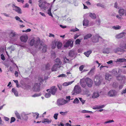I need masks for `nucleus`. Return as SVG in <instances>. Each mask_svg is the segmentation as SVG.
Wrapping results in <instances>:
<instances>
[{"mask_svg":"<svg viewBox=\"0 0 126 126\" xmlns=\"http://www.w3.org/2000/svg\"><path fill=\"white\" fill-rule=\"evenodd\" d=\"M16 32L13 30H11L9 33V37L10 40V43L13 44L16 41L17 38L16 37Z\"/></svg>","mask_w":126,"mask_h":126,"instance_id":"f257e3e1","label":"nucleus"},{"mask_svg":"<svg viewBox=\"0 0 126 126\" xmlns=\"http://www.w3.org/2000/svg\"><path fill=\"white\" fill-rule=\"evenodd\" d=\"M40 42V39L39 38L37 39L34 38L31 40L30 42V45L31 46L34 45L36 48H38Z\"/></svg>","mask_w":126,"mask_h":126,"instance_id":"f03ea898","label":"nucleus"},{"mask_svg":"<svg viewBox=\"0 0 126 126\" xmlns=\"http://www.w3.org/2000/svg\"><path fill=\"white\" fill-rule=\"evenodd\" d=\"M68 100L63 98L59 99L57 101V104L58 106H60L65 105L68 103Z\"/></svg>","mask_w":126,"mask_h":126,"instance_id":"7ed1b4c3","label":"nucleus"},{"mask_svg":"<svg viewBox=\"0 0 126 126\" xmlns=\"http://www.w3.org/2000/svg\"><path fill=\"white\" fill-rule=\"evenodd\" d=\"M50 5V4L47 3L45 0H44L43 2H39V6L41 8L45 10L47 9V7L46 6H49Z\"/></svg>","mask_w":126,"mask_h":126,"instance_id":"20e7f679","label":"nucleus"},{"mask_svg":"<svg viewBox=\"0 0 126 126\" xmlns=\"http://www.w3.org/2000/svg\"><path fill=\"white\" fill-rule=\"evenodd\" d=\"M74 94H79L81 92V87L78 85H76L74 88Z\"/></svg>","mask_w":126,"mask_h":126,"instance_id":"39448f33","label":"nucleus"},{"mask_svg":"<svg viewBox=\"0 0 126 126\" xmlns=\"http://www.w3.org/2000/svg\"><path fill=\"white\" fill-rule=\"evenodd\" d=\"M40 84L39 83H36L34 84L32 88V90L36 92H38L40 90Z\"/></svg>","mask_w":126,"mask_h":126,"instance_id":"423d86ee","label":"nucleus"},{"mask_svg":"<svg viewBox=\"0 0 126 126\" xmlns=\"http://www.w3.org/2000/svg\"><path fill=\"white\" fill-rule=\"evenodd\" d=\"M42 47V51L45 52L46 51L47 46L44 44L43 42H40L39 45L38 47L39 49H41Z\"/></svg>","mask_w":126,"mask_h":126,"instance_id":"0eeeda50","label":"nucleus"},{"mask_svg":"<svg viewBox=\"0 0 126 126\" xmlns=\"http://www.w3.org/2000/svg\"><path fill=\"white\" fill-rule=\"evenodd\" d=\"M13 10L15 11L18 14H21L22 11L20 8L19 7L15 6V4H13L12 5Z\"/></svg>","mask_w":126,"mask_h":126,"instance_id":"6e6552de","label":"nucleus"},{"mask_svg":"<svg viewBox=\"0 0 126 126\" xmlns=\"http://www.w3.org/2000/svg\"><path fill=\"white\" fill-rule=\"evenodd\" d=\"M30 114V113H28L24 112H22L21 113V118L25 120H27L28 119L27 115Z\"/></svg>","mask_w":126,"mask_h":126,"instance_id":"1a4fd4ad","label":"nucleus"},{"mask_svg":"<svg viewBox=\"0 0 126 126\" xmlns=\"http://www.w3.org/2000/svg\"><path fill=\"white\" fill-rule=\"evenodd\" d=\"M47 91L48 92L50 91L51 94L53 95L55 94L57 88L55 86H53L50 89H48L47 90Z\"/></svg>","mask_w":126,"mask_h":126,"instance_id":"9d476101","label":"nucleus"},{"mask_svg":"<svg viewBox=\"0 0 126 126\" xmlns=\"http://www.w3.org/2000/svg\"><path fill=\"white\" fill-rule=\"evenodd\" d=\"M86 84L89 87H91L93 84V81L90 79L87 78L85 79Z\"/></svg>","mask_w":126,"mask_h":126,"instance_id":"9b49d317","label":"nucleus"},{"mask_svg":"<svg viewBox=\"0 0 126 126\" xmlns=\"http://www.w3.org/2000/svg\"><path fill=\"white\" fill-rule=\"evenodd\" d=\"M102 81V79L99 77H96L94 79V81L96 85H99L100 84Z\"/></svg>","mask_w":126,"mask_h":126,"instance_id":"f8f14e48","label":"nucleus"},{"mask_svg":"<svg viewBox=\"0 0 126 126\" xmlns=\"http://www.w3.org/2000/svg\"><path fill=\"white\" fill-rule=\"evenodd\" d=\"M117 92L114 90H112L110 91L108 93V95L112 97L116 95Z\"/></svg>","mask_w":126,"mask_h":126,"instance_id":"ddd939ff","label":"nucleus"},{"mask_svg":"<svg viewBox=\"0 0 126 126\" xmlns=\"http://www.w3.org/2000/svg\"><path fill=\"white\" fill-rule=\"evenodd\" d=\"M80 84L81 86L83 88H85L86 86V84L85 79H80Z\"/></svg>","mask_w":126,"mask_h":126,"instance_id":"4468645a","label":"nucleus"},{"mask_svg":"<svg viewBox=\"0 0 126 126\" xmlns=\"http://www.w3.org/2000/svg\"><path fill=\"white\" fill-rule=\"evenodd\" d=\"M111 72L112 73V75H115V76H116L118 79L119 80H121V78L122 77L120 76H119L118 77H117V75L118 72L117 69H113L111 71Z\"/></svg>","mask_w":126,"mask_h":126,"instance_id":"2eb2a0df","label":"nucleus"},{"mask_svg":"<svg viewBox=\"0 0 126 126\" xmlns=\"http://www.w3.org/2000/svg\"><path fill=\"white\" fill-rule=\"evenodd\" d=\"M100 37L98 34L94 36L92 38V41L93 42L96 43L98 41L99 38Z\"/></svg>","mask_w":126,"mask_h":126,"instance_id":"dca6fc26","label":"nucleus"},{"mask_svg":"<svg viewBox=\"0 0 126 126\" xmlns=\"http://www.w3.org/2000/svg\"><path fill=\"white\" fill-rule=\"evenodd\" d=\"M28 37L27 35H23L20 37L21 40L24 42H26L27 41Z\"/></svg>","mask_w":126,"mask_h":126,"instance_id":"f3484780","label":"nucleus"},{"mask_svg":"<svg viewBox=\"0 0 126 126\" xmlns=\"http://www.w3.org/2000/svg\"><path fill=\"white\" fill-rule=\"evenodd\" d=\"M119 13L121 16L123 15L126 16V10H124L123 9H120L119 11Z\"/></svg>","mask_w":126,"mask_h":126,"instance_id":"a211bd4d","label":"nucleus"},{"mask_svg":"<svg viewBox=\"0 0 126 126\" xmlns=\"http://www.w3.org/2000/svg\"><path fill=\"white\" fill-rule=\"evenodd\" d=\"M126 33L124 32L118 34L116 36V37L117 38H120L123 37L125 35Z\"/></svg>","mask_w":126,"mask_h":126,"instance_id":"6ab92c4d","label":"nucleus"},{"mask_svg":"<svg viewBox=\"0 0 126 126\" xmlns=\"http://www.w3.org/2000/svg\"><path fill=\"white\" fill-rule=\"evenodd\" d=\"M59 67V65L57 64H55L52 67L51 69V71H56Z\"/></svg>","mask_w":126,"mask_h":126,"instance_id":"aec40b11","label":"nucleus"},{"mask_svg":"<svg viewBox=\"0 0 126 126\" xmlns=\"http://www.w3.org/2000/svg\"><path fill=\"white\" fill-rule=\"evenodd\" d=\"M52 121L51 119H49L48 118H44V120L42 121V123H47L49 124Z\"/></svg>","mask_w":126,"mask_h":126,"instance_id":"412c9836","label":"nucleus"},{"mask_svg":"<svg viewBox=\"0 0 126 126\" xmlns=\"http://www.w3.org/2000/svg\"><path fill=\"white\" fill-rule=\"evenodd\" d=\"M120 47L123 49H126V42H121Z\"/></svg>","mask_w":126,"mask_h":126,"instance_id":"4be33fe9","label":"nucleus"},{"mask_svg":"<svg viewBox=\"0 0 126 126\" xmlns=\"http://www.w3.org/2000/svg\"><path fill=\"white\" fill-rule=\"evenodd\" d=\"M89 21L88 20L84 19L83 21V25L84 26L88 27L89 26Z\"/></svg>","mask_w":126,"mask_h":126,"instance_id":"5701e85b","label":"nucleus"},{"mask_svg":"<svg viewBox=\"0 0 126 126\" xmlns=\"http://www.w3.org/2000/svg\"><path fill=\"white\" fill-rule=\"evenodd\" d=\"M51 6L50 5L49 6V8L48 9L47 11V14L49 15V16H50L52 17H53V16L51 12Z\"/></svg>","mask_w":126,"mask_h":126,"instance_id":"b1692460","label":"nucleus"},{"mask_svg":"<svg viewBox=\"0 0 126 126\" xmlns=\"http://www.w3.org/2000/svg\"><path fill=\"white\" fill-rule=\"evenodd\" d=\"M99 94L98 92H94L92 96V98H97L99 96Z\"/></svg>","mask_w":126,"mask_h":126,"instance_id":"393cba45","label":"nucleus"},{"mask_svg":"<svg viewBox=\"0 0 126 126\" xmlns=\"http://www.w3.org/2000/svg\"><path fill=\"white\" fill-rule=\"evenodd\" d=\"M12 92L14 93L16 96H18V93L17 90L14 88H13L12 90Z\"/></svg>","mask_w":126,"mask_h":126,"instance_id":"a878e982","label":"nucleus"},{"mask_svg":"<svg viewBox=\"0 0 126 126\" xmlns=\"http://www.w3.org/2000/svg\"><path fill=\"white\" fill-rule=\"evenodd\" d=\"M75 81V80H74L71 81H70L68 82H65L63 84V86H66L69 85H70L73 82Z\"/></svg>","mask_w":126,"mask_h":126,"instance_id":"bb28decb","label":"nucleus"},{"mask_svg":"<svg viewBox=\"0 0 126 126\" xmlns=\"http://www.w3.org/2000/svg\"><path fill=\"white\" fill-rule=\"evenodd\" d=\"M104 105L102 106H97L93 108V109L94 110L99 109L100 108H103L105 107Z\"/></svg>","mask_w":126,"mask_h":126,"instance_id":"cd10ccee","label":"nucleus"},{"mask_svg":"<svg viewBox=\"0 0 126 126\" xmlns=\"http://www.w3.org/2000/svg\"><path fill=\"white\" fill-rule=\"evenodd\" d=\"M111 79V75L108 74H106V75L105 79L109 81H110Z\"/></svg>","mask_w":126,"mask_h":126,"instance_id":"c85d7f7f","label":"nucleus"},{"mask_svg":"<svg viewBox=\"0 0 126 126\" xmlns=\"http://www.w3.org/2000/svg\"><path fill=\"white\" fill-rule=\"evenodd\" d=\"M15 114L18 119H21V115H20L19 113L17 111H15Z\"/></svg>","mask_w":126,"mask_h":126,"instance_id":"c756f323","label":"nucleus"},{"mask_svg":"<svg viewBox=\"0 0 126 126\" xmlns=\"http://www.w3.org/2000/svg\"><path fill=\"white\" fill-rule=\"evenodd\" d=\"M92 51L91 50H89L86 52L84 53V54L87 57H89L90 55L92 53Z\"/></svg>","mask_w":126,"mask_h":126,"instance_id":"7c9ffc66","label":"nucleus"},{"mask_svg":"<svg viewBox=\"0 0 126 126\" xmlns=\"http://www.w3.org/2000/svg\"><path fill=\"white\" fill-rule=\"evenodd\" d=\"M32 115L33 117L34 118L35 117L36 119H37L38 118L39 115V114L37 112L32 113Z\"/></svg>","mask_w":126,"mask_h":126,"instance_id":"2f4dec72","label":"nucleus"},{"mask_svg":"<svg viewBox=\"0 0 126 126\" xmlns=\"http://www.w3.org/2000/svg\"><path fill=\"white\" fill-rule=\"evenodd\" d=\"M71 41H68L64 45V47H68L71 44Z\"/></svg>","mask_w":126,"mask_h":126,"instance_id":"473e14b6","label":"nucleus"},{"mask_svg":"<svg viewBox=\"0 0 126 126\" xmlns=\"http://www.w3.org/2000/svg\"><path fill=\"white\" fill-rule=\"evenodd\" d=\"M126 62V59L124 58L118 59L116 61V62Z\"/></svg>","mask_w":126,"mask_h":126,"instance_id":"72a5a7b5","label":"nucleus"},{"mask_svg":"<svg viewBox=\"0 0 126 126\" xmlns=\"http://www.w3.org/2000/svg\"><path fill=\"white\" fill-rule=\"evenodd\" d=\"M62 46V44L61 42L60 41H58L57 42V46L58 49L61 48Z\"/></svg>","mask_w":126,"mask_h":126,"instance_id":"f704fd0d","label":"nucleus"},{"mask_svg":"<svg viewBox=\"0 0 126 126\" xmlns=\"http://www.w3.org/2000/svg\"><path fill=\"white\" fill-rule=\"evenodd\" d=\"M56 45V42L55 41H53L52 43V47L53 49H54Z\"/></svg>","mask_w":126,"mask_h":126,"instance_id":"c9c22d12","label":"nucleus"},{"mask_svg":"<svg viewBox=\"0 0 126 126\" xmlns=\"http://www.w3.org/2000/svg\"><path fill=\"white\" fill-rule=\"evenodd\" d=\"M92 36V35L91 34H88L84 36V39L85 40L91 37Z\"/></svg>","mask_w":126,"mask_h":126,"instance_id":"e433bc0d","label":"nucleus"},{"mask_svg":"<svg viewBox=\"0 0 126 126\" xmlns=\"http://www.w3.org/2000/svg\"><path fill=\"white\" fill-rule=\"evenodd\" d=\"M89 15L93 19H94L96 18L95 15L94 13L92 14V13H90L89 14Z\"/></svg>","mask_w":126,"mask_h":126,"instance_id":"4c0bfd02","label":"nucleus"},{"mask_svg":"<svg viewBox=\"0 0 126 126\" xmlns=\"http://www.w3.org/2000/svg\"><path fill=\"white\" fill-rule=\"evenodd\" d=\"M121 27L119 25H116V26H114L112 27V28L113 29L115 30H118L120 29H121Z\"/></svg>","mask_w":126,"mask_h":126,"instance_id":"58836bf2","label":"nucleus"},{"mask_svg":"<svg viewBox=\"0 0 126 126\" xmlns=\"http://www.w3.org/2000/svg\"><path fill=\"white\" fill-rule=\"evenodd\" d=\"M55 63H56L55 64H57L59 65V64H61V62L60 59L59 58H57L55 60Z\"/></svg>","mask_w":126,"mask_h":126,"instance_id":"ea45409f","label":"nucleus"},{"mask_svg":"<svg viewBox=\"0 0 126 126\" xmlns=\"http://www.w3.org/2000/svg\"><path fill=\"white\" fill-rule=\"evenodd\" d=\"M124 50L123 49H121L119 48H117L114 50V51L115 52H117L118 51L122 52Z\"/></svg>","mask_w":126,"mask_h":126,"instance_id":"a19ab883","label":"nucleus"},{"mask_svg":"<svg viewBox=\"0 0 126 126\" xmlns=\"http://www.w3.org/2000/svg\"><path fill=\"white\" fill-rule=\"evenodd\" d=\"M81 112L82 113H93V112L92 111L87 110H83L81 111Z\"/></svg>","mask_w":126,"mask_h":126,"instance_id":"79ce46f5","label":"nucleus"},{"mask_svg":"<svg viewBox=\"0 0 126 126\" xmlns=\"http://www.w3.org/2000/svg\"><path fill=\"white\" fill-rule=\"evenodd\" d=\"M50 92H49L47 93H46L45 95V96L47 98H48L50 97L51 96Z\"/></svg>","mask_w":126,"mask_h":126,"instance_id":"37998d69","label":"nucleus"},{"mask_svg":"<svg viewBox=\"0 0 126 126\" xmlns=\"http://www.w3.org/2000/svg\"><path fill=\"white\" fill-rule=\"evenodd\" d=\"M79 101L77 98H76L73 101V103L74 104H78L79 103Z\"/></svg>","mask_w":126,"mask_h":126,"instance_id":"c03bdc74","label":"nucleus"},{"mask_svg":"<svg viewBox=\"0 0 126 126\" xmlns=\"http://www.w3.org/2000/svg\"><path fill=\"white\" fill-rule=\"evenodd\" d=\"M50 64H47L45 68L46 70H49L50 69Z\"/></svg>","mask_w":126,"mask_h":126,"instance_id":"a18cd8bd","label":"nucleus"},{"mask_svg":"<svg viewBox=\"0 0 126 126\" xmlns=\"http://www.w3.org/2000/svg\"><path fill=\"white\" fill-rule=\"evenodd\" d=\"M41 94L40 93H39L38 94L36 93L34 94V95H32V97H38L40 96Z\"/></svg>","mask_w":126,"mask_h":126,"instance_id":"49530a36","label":"nucleus"},{"mask_svg":"<svg viewBox=\"0 0 126 126\" xmlns=\"http://www.w3.org/2000/svg\"><path fill=\"white\" fill-rule=\"evenodd\" d=\"M79 98L80 100V101L82 103V105H83L84 104L85 101V100L83 99L81 97H79Z\"/></svg>","mask_w":126,"mask_h":126,"instance_id":"de8ad7c7","label":"nucleus"},{"mask_svg":"<svg viewBox=\"0 0 126 126\" xmlns=\"http://www.w3.org/2000/svg\"><path fill=\"white\" fill-rule=\"evenodd\" d=\"M104 53L108 54L109 53V49L108 48H107L104 50L103 51Z\"/></svg>","mask_w":126,"mask_h":126,"instance_id":"09e8293b","label":"nucleus"},{"mask_svg":"<svg viewBox=\"0 0 126 126\" xmlns=\"http://www.w3.org/2000/svg\"><path fill=\"white\" fill-rule=\"evenodd\" d=\"M74 52L73 51L71 50L69 52V56L71 57H73L74 55Z\"/></svg>","mask_w":126,"mask_h":126,"instance_id":"8fccbe9b","label":"nucleus"},{"mask_svg":"<svg viewBox=\"0 0 126 126\" xmlns=\"http://www.w3.org/2000/svg\"><path fill=\"white\" fill-rule=\"evenodd\" d=\"M60 113L62 115H64L67 114V111H66L65 112L61 111L60 112Z\"/></svg>","mask_w":126,"mask_h":126,"instance_id":"3c124183","label":"nucleus"},{"mask_svg":"<svg viewBox=\"0 0 126 126\" xmlns=\"http://www.w3.org/2000/svg\"><path fill=\"white\" fill-rule=\"evenodd\" d=\"M16 120L15 118L13 117H12L11 118L10 123H11L12 122H14Z\"/></svg>","mask_w":126,"mask_h":126,"instance_id":"603ef678","label":"nucleus"},{"mask_svg":"<svg viewBox=\"0 0 126 126\" xmlns=\"http://www.w3.org/2000/svg\"><path fill=\"white\" fill-rule=\"evenodd\" d=\"M79 30L77 29V28H75V29H71L70 30V31L73 32H75L76 31H79Z\"/></svg>","mask_w":126,"mask_h":126,"instance_id":"864d4df0","label":"nucleus"},{"mask_svg":"<svg viewBox=\"0 0 126 126\" xmlns=\"http://www.w3.org/2000/svg\"><path fill=\"white\" fill-rule=\"evenodd\" d=\"M84 66L83 65H81L79 67V70L81 71H82L84 68Z\"/></svg>","mask_w":126,"mask_h":126,"instance_id":"5fc2aeb1","label":"nucleus"},{"mask_svg":"<svg viewBox=\"0 0 126 126\" xmlns=\"http://www.w3.org/2000/svg\"><path fill=\"white\" fill-rule=\"evenodd\" d=\"M66 74L68 75V76L69 77H68L71 78H72L73 77H72V75L71 73H70V72H67L66 73Z\"/></svg>","mask_w":126,"mask_h":126,"instance_id":"6e6d98bb","label":"nucleus"},{"mask_svg":"<svg viewBox=\"0 0 126 126\" xmlns=\"http://www.w3.org/2000/svg\"><path fill=\"white\" fill-rule=\"evenodd\" d=\"M58 113H55L54 114L53 117L55 120L57 119L58 118Z\"/></svg>","mask_w":126,"mask_h":126,"instance_id":"4d7b16f0","label":"nucleus"},{"mask_svg":"<svg viewBox=\"0 0 126 126\" xmlns=\"http://www.w3.org/2000/svg\"><path fill=\"white\" fill-rule=\"evenodd\" d=\"M80 42V39H77L75 41V43L77 44H79V43Z\"/></svg>","mask_w":126,"mask_h":126,"instance_id":"13d9d810","label":"nucleus"},{"mask_svg":"<svg viewBox=\"0 0 126 126\" xmlns=\"http://www.w3.org/2000/svg\"><path fill=\"white\" fill-rule=\"evenodd\" d=\"M8 48L10 50H11V51H13L15 50L14 47L13 46H11V47H9Z\"/></svg>","mask_w":126,"mask_h":126,"instance_id":"bf43d9fd","label":"nucleus"},{"mask_svg":"<svg viewBox=\"0 0 126 126\" xmlns=\"http://www.w3.org/2000/svg\"><path fill=\"white\" fill-rule=\"evenodd\" d=\"M96 23L98 25H99L100 23V20L99 19L97 20L96 21Z\"/></svg>","mask_w":126,"mask_h":126,"instance_id":"052dcab7","label":"nucleus"},{"mask_svg":"<svg viewBox=\"0 0 126 126\" xmlns=\"http://www.w3.org/2000/svg\"><path fill=\"white\" fill-rule=\"evenodd\" d=\"M114 122V121L113 120H109V121H107L105 122V124L108 123H111L112 122Z\"/></svg>","mask_w":126,"mask_h":126,"instance_id":"680f3d73","label":"nucleus"},{"mask_svg":"<svg viewBox=\"0 0 126 126\" xmlns=\"http://www.w3.org/2000/svg\"><path fill=\"white\" fill-rule=\"evenodd\" d=\"M15 18L17 21H19L20 20V18L18 16H16L15 17Z\"/></svg>","mask_w":126,"mask_h":126,"instance_id":"e2e57ef3","label":"nucleus"},{"mask_svg":"<svg viewBox=\"0 0 126 126\" xmlns=\"http://www.w3.org/2000/svg\"><path fill=\"white\" fill-rule=\"evenodd\" d=\"M38 80L39 82H41L43 81V79L42 77H39Z\"/></svg>","mask_w":126,"mask_h":126,"instance_id":"0e129e2a","label":"nucleus"},{"mask_svg":"<svg viewBox=\"0 0 126 126\" xmlns=\"http://www.w3.org/2000/svg\"><path fill=\"white\" fill-rule=\"evenodd\" d=\"M96 5L98 6L101 7H104V6L103 5H102L100 3H98Z\"/></svg>","mask_w":126,"mask_h":126,"instance_id":"69168bd1","label":"nucleus"},{"mask_svg":"<svg viewBox=\"0 0 126 126\" xmlns=\"http://www.w3.org/2000/svg\"><path fill=\"white\" fill-rule=\"evenodd\" d=\"M94 69H91L90 71L88 73L89 74H92L94 73Z\"/></svg>","mask_w":126,"mask_h":126,"instance_id":"338daca9","label":"nucleus"},{"mask_svg":"<svg viewBox=\"0 0 126 126\" xmlns=\"http://www.w3.org/2000/svg\"><path fill=\"white\" fill-rule=\"evenodd\" d=\"M126 93V88L125 89H123L121 92V94H125Z\"/></svg>","mask_w":126,"mask_h":126,"instance_id":"774afa93","label":"nucleus"}]
</instances>
